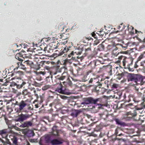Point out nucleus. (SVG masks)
Here are the masks:
<instances>
[{"label": "nucleus", "instance_id": "7", "mask_svg": "<svg viewBox=\"0 0 145 145\" xmlns=\"http://www.w3.org/2000/svg\"><path fill=\"white\" fill-rule=\"evenodd\" d=\"M107 49L109 50L114 51L117 50L118 48L114 44L109 45L107 47Z\"/></svg>", "mask_w": 145, "mask_h": 145}, {"label": "nucleus", "instance_id": "35", "mask_svg": "<svg viewBox=\"0 0 145 145\" xmlns=\"http://www.w3.org/2000/svg\"><path fill=\"white\" fill-rule=\"evenodd\" d=\"M17 64H18V66H21V65H22V63H17Z\"/></svg>", "mask_w": 145, "mask_h": 145}, {"label": "nucleus", "instance_id": "19", "mask_svg": "<svg viewBox=\"0 0 145 145\" xmlns=\"http://www.w3.org/2000/svg\"><path fill=\"white\" fill-rule=\"evenodd\" d=\"M50 88V86L48 85L45 86L43 87L42 88V89L43 90H45L49 89Z\"/></svg>", "mask_w": 145, "mask_h": 145}, {"label": "nucleus", "instance_id": "23", "mask_svg": "<svg viewBox=\"0 0 145 145\" xmlns=\"http://www.w3.org/2000/svg\"><path fill=\"white\" fill-rule=\"evenodd\" d=\"M60 97L62 99H66L67 97L66 96L62 95H60Z\"/></svg>", "mask_w": 145, "mask_h": 145}, {"label": "nucleus", "instance_id": "16", "mask_svg": "<svg viewBox=\"0 0 145 145\" xmlns=\"http://www.w3.org/2000/svg\"><path fill=\"white\" fill-rule=\"evenodd\" d=\"M60 85L61 87V88L56 90V91L59 93L62 94L63 90L62 89V87L63 86L61 83L60 84Z\"/></svg>", "mask_w": 145, "mask_h": 145}, {"label": "nucleus", "instance_id": "33", "mask_svg": "<svg viewBox=\"0 0 145 145\" xmlns=\"http://www.w3.org/2000/svg\"><path fill=\"white\" fill-rule=\"evenodd\" d=\"M119 53V52L117 54H116H116H115V53H114L113 52L112 53L113 55H114V56H117L118 55Z\"/></svg>", "mask_w": 145, "mask_h": 145}, {"label": "nucleus", "instance_id": "43", "mask_svg": "<svg viewBox=\"0 0 145 145\" xmlns=\"http://www.w3.org/2000/svg\"><path fill=\"white\" fill-rule=\"evenodd\" d=\"M31 108V107L30 106H29L27 108V109L28 110L30 109Z\"/></svg>", "mask_w": 145, "mask_h": 145}, {"label": "nucleus", "instance_id": "51", "mask_svg": "<svg viewBox=\"0 0 145 145\" xmlns=\"http://www.w3.org/2000/svg\"><path fill=\"white\" fill-rule=\"evenodd\" d=\"M133 29H134V28H133V27H132V29L133 30Z\"/></svg>", "mask_w": 145, "mask_h": 145}, {"label": "nucleus", "instance_id": "14", "mask_svg": "<svg viewBox=\"0 0 145 145\" xmlns=\"http://www.w3.org/2000/svg\"><path fill=\"white\" fill-rule=\"evenodd\" d=\"M71 93L67 89H65L63 90L62 94L69 95L71 94Z\"/></svg>", "mask_w": 145, "mask_h": 145}, {"label": "nucleus", "instance_id": "26", "mask_svg": "<svg viewBox=\"0 0 145 145\" xmlns=\"http://www.w3.org/2000/svg\"><path fill=\"white\" fill-rule=\"evenodd\" d=\"M65 78V76H61V77H60L59 79L60 80H63Z\"/></svg>", "mask_w": 145, "mask_h": 145}, {"label": "nucleus", "instance_id": "22", "mask_svg": "<svg viewBox=\"0 0 145 145\" xmlns=\"http://www.w3.org/2000/svg\"><path fill=\"white\" fill-rule=\"evenodd\" d=\"M26 83L25 82H22V84L20 85V87H18V88L20 89L22 88L24 85Z\"/></svg>", "mask_w": 145, "mask_h": 145}, {"label": "nucleus", "instance_id": "3", "mask_svg": "<svg viewBox=\"0 0 145 145\" xmlns=\"http://www.w3.org/2000/svg\"><path fill=\"white\" fill-rule=\"evenodd\" d=\"M17 103H18V102H17L16 103V104L19 106V108L17 111V112L21 111L23 110H24V111L26 113H27L28 112V111L27 110L24 109V108L27 105L25 101H22L18 104H17Z\"/></svg>", "mask_w": 145, "mask_h": 145}, {"label": "nucleus", "instance_id": "27", "mask_svg": "<svg viewBox=\"0 0 145 145\" xmlns=\"http://www.w3.org/2000/svg\"><path fill=\"white\" fill-rule=\"evenodd\" d=\"M16 58L20 61H22V59L20 58L18 56H16Z\"/></svg>", "mask_w": 145, "mask_h": 145}, {"label": "nucleus", "instance_id": "48", "mask_svg": "<svg viewBox=\"0 0 145 145\" xmlns=\"http://www.w3.org/2000/svg\"><path fill=\"white\" fill-rule=\"evenodd\" d=\"M98 43H95V45H96Z\"/></svg>", "mask_w": 145, "mask_h": 145}, {"label": "nucleus", "instance_id": "12", "mask_svg": "<svg viewBox=\"0 0 145 145\" xmlns=\"http://www.w3.org/2000/svg\"><path fill=\"white\" fill-rule=\"evenodd\" d=\"M145 54V51L142 54H141L140 55L138 58L137 60L136 61L137 63H138V61H140L144 57V55Z\"/></svg>", "mask_w": 145, "mask_h": 145}, {"label": "nucleus", "instance_id": "47", "mask_svg": "<svg viewBox=\"0 0 145 145\" xmlns=\"http://www.w3.org/2000/svg\"><path fill=\"white\" fill-rule=\"evenodd\" d=\"M131 34H133L134 33V32H131Z\"/></svg>", "mask_w": 145, "mask_h": 145}, {"label": "nucleus", "instance_id": "8", "mask_svg": "<svg viewBox=\"0 0 145 145\" xmlns=\"http://www.w3.org/2000/svg\"><path fill=\"white\" fill-rule=\"evenodd\" d=\"M51 142L52 145H54L61 144L63 143V142L62 140L55 139L52 140Z\"/></svg>", "mask_w": 145, "mask_h": 145}, {"label": "nucleus", "instance_id": "41", "mask_svg": "<svg viewBox=\"0 0 145 145\" xmlns=\"http://www.w3.org/2000/svg\"><path fill=\"white\" fill-rule=\"evenodd\" d=\"M67 41H65L64 42H63L62 43L64 44H66L67 43Z\"/></svg>", "mask_w": 145, "mask_h": 145}, {"label": "nucleus", "instance_id": "18", "mask_svg": "<svg viewBox=\"0 0 145 145\" xmlns=\"http://www.w3.org/2000/svg\"><path fill=\"white\" fill-rule=\"evenodd\" d=\"M76 53V54H80L81 53V52H77V51H76L74 52L73 51H72L71 52V53L68 55L69 57H71L72 55H73L74 54V53Z\"/></svg>", "mask_w": 145, "mask_h": 145}, {"label": "nucleus", "instance_id": "6", "mask_svg": "<svg viewBox=\"0 0 145 145\" xmlns=\"http://www.w3.org/2000/svg\"><path fill=\"white\" fill-rule=\"evenodd\" d=\"M33 124L32 123L31 121H26L21 125L20 127H28L31 126Z\"/></svg>", "mask_w": 145, "mask_h": 145}, {"label": "nucleus", "instance_id": "11", "mask_svg": "<svg viewBox=\"0 0 145 145\" xmlns=\"http://www.w3.org/2000/svg\"><path fill=\"white\" fill-rule=\"evenodd\" d=\"M12 140L13 144L15 145H18V138L15 137H14L12 139Z\"/></svg>", "mask_w": 145, "mask_h": 145}, {"label": "nucleus", "instance_id": "45", "mask_svg": "<svg viewBox=\"0 0 145 145\" xmlns=\"http://www.w3.org/2000/svg\"><path fill=\"white\" fill-rule=\"evenodd\" d=\"M20 85H17V88H18V87H20Z\"/></svg>", "mask_w": 145, "mask_h": 145}, {"label": "nucleus", "instance_id": "53", "mask_svg": "<svg viewBox=\"0 0 145 145\" xmlns=\"http://www.w3.org/2000/svg\"><path fill=\"white\" fill-rule=\"evenodd\" d=\"M101 46H103V47H104V46H103V45H102V44H101Z\"/></svg>", "mask_w": 145, "mask_h": 145}, {"label": "nucleus", "instance_id": "44", "mask_svg": "<svg viewBox=\"0 0 145 145\" xmlns=\"http://www.w3.org/2000/svg\"><path fill=\"white\" fill-rule=\"evenodd\" d=\"M123 48H125H125H127V47L126 46H123Z\"/></svg>", "mask_w": 145, "mask_h": 145}, {"label": "nucleus", "instance_id": "39", "mask_svg": "<svg viewBox=\"0 0 145 145\" xmlns=\"http://www.w3.org/2000/svg\"><path fill=\"white\" fill-rule=\"evenodd\" d=\"M18 78L15 79V78H12L11 79V80H18Z\"/></svg>", "mask_w": 145, "mask_h": 145}, {"label": "nucleus", "instance_id": "32", "mask_svg": "<svg viewBox=\"0 0 145 145\" xmlns=\"http://www.w3.org/2000/svg\"><path fill=\"white\" fill-rule=\"evenodd\" d=\"M91 50V49L90 48H88L87 49H86V52H88L89 51H90Z\"/></svg>", "mask_w": 145, "mask_h": 145}, {"label": "nucleus", "instance_id": "24", "mask_svg": "<svg viewBox=\"0 0 145 145\" xmlns=\"http://www.w3.org/2000/svg\"><path fill=\"white\" fill-rule=\"evenodd\" d=\"M69 48H67V49H66V48H64V50H63V52L64 53H65L66 52H67L69 50Z\"/></svg>", "mask_w": 145, "mask_h": 145}, {"label": "nucleus", "instance_id": "21", "mask_svg": "<svg viewBox=\"0 0 145 145\" xmlns=\"http://www.w3.org/2000/svg\"><path fill=\"white\" fill-rule=\"evenodd\" d=\"M31 61L28 60L25 61V62H24V63L27 65H30L31 64Z\"/></svg>", "mask_w": 145, "mask_h": 145}, {"label": "nucleus", "instance_id": "25", "mask_svg": "<svg viewBox=\"0 0 145 145\" xmlns=\"http://www.w3.org/2000/svg\"><path fill=\"white\" fill-rule=\"evenodd\" d=\"M20 68L24 70H25L26 69L25 67L22 64L20 66Z\"/></svg>", "mask_w": 145, "mask_h": 145}, {"label": "nucleus", "instance_id": "52", "mask_svg": "<svg viewBox=\"0 0 145 145\" xmlns=\"http://www.w3.org/2000/svg\"><path fill=\"white\" fill-rule=\"evenodd\" d=\"M120 27V26H119V27H118V29H119Z\"/></svg>", "mask_w": 145, "mask_h": 145}, {"label": "nucleus", "instance_id": "2", "mask_svg": "<svg viewBox=\"0 0 145 145\" xmlns=\"http://www.w3.org/2000/svg\"><path fill=\"white\" fill-rule=\"evenodd\" d=\"M101 100V98H98L96 99H94L91 97H89L84 99L83 101L81 103L82 105H88L91 103L96 104L98 101H100Z\"/></svg>", "mask_w": 145, "mask_h": 145}, {"label": "nucleus", "instance_id": "55", "mask_svg": "<svg viewBox=\"0 0 145 145\" xmlns=\"http://www.w3.org/2000/svg\"><path fill=\"white\" fill-rule=\"evenodd\" d=\"M101 84H100V86H101Z\"/></svg>", "mask_w": 145, "mask_h": 145}, {"label": "nucleus", "instance_id": "36", "mask_svg": "<svg viewBox=\"0 0 145 145\" xmlns=\"http://www.w3.org/2000/svg\"><path fill=\"white\" fill-rule=\"evenodd\" d=\"M143 97L144 98V100L145 99V91L144 92V94L143 95Z\"/></svg>", "mask_w": 145, "mask_h": 145}, {"label": "nucleus", "instance_id": "5", "mask_svg": "<svg viewBox=\"0 0 145 145\" xmlns=\"http://www.w3.org/2000/svg\"><path fill=\"white\" fill-rule=\"evenodd\" d=\"M0 135L3 138H6L8 135V130L7 129H5L0 130Z\"/></svg>", "mask_w": 145, "mask_h": 145}, {"label": "nucleus", "instance_id": "40", "mask_svg": "<svg viewBox=\"0 0 145 145\" xmlns=\"http://www.w3.org/2000/svg\"><path fill=\"white\" fill-rule=\"evenodd\" d=\"M46 141L47 142H49V141H50V140H49V139H48V140H46Z\"/></svg>", "mask_w": 145, "mask_h": 145}, {"label": "nucleus", "instance_id": "42", "mask_svg": "<svg viewBox=\"0 0 145 145\" xmlns=\"http://www.w3.org/2000/svg\"><path fill=\"white\" fill-rule=\"evenodd\" d=\"M116 84H113V87H115V88H116Z\"/></svg>", "mask_w": 145, "mask_h": 145}, {"label": "nucleus", "instance_id": "31", "mask_svg": "<svg viewBox=\"0 0 145 145\" xmlns=\"http://www.w3.org/2000/svg\"><path fill=\"white\" fill-rule=\"evenodd\" d=\"M14 82H17L16 80H15L12 83V84H13L14 86H17V84L15 83Z\"/></svg>", "mask_w": 145, "mask_h": 145}, {"label": "nucleus", "instance_id": "10", "mask_svg": "<svg viewBox=\"0 0 145 145\" xmlns=\"http://www.w3.org/2000/svg\"><path fill=\"white\" fill-rule=\"evenodd\" d=\"M53 131L52 133V134L54 136H58L57 131L56 130V126H54L52 128Z\"/></svg>", "mask_w": 145, "mask_h": 145}, {"label": "nucleus", "instance_id": "17", "mask_svg": "<svg viewBox=\"0 0 145 145\" xmlns=\"http://www.w3.org/2000/svg\"><path fill=\"white\" fill-rule=\"evenodd\" d=\"M68 35V34H61V38H62L63 40H65L67 38V36Z\"/></svg>", "mask_w": 145, "mask_h": 145}, {"label": "nucleus", "instance_id": "20", "mask_svg": "<svg viewBox=\"0 0 145 145\" xmlns=\"http://www.w3.org/2000/svg\"><path fill=\"white\" fill-rule=\"evenodd\" d=\"M28 92L27 89L23 90L22 92V94L24 95H27L28 94Z\"/></svg>", "mask_w": 145, "mask_h": 145}, {"label": "nucleus", "instance_id": "13", "mask_svg": "<svg viewBox=\"0 0 145 145\" xmlns=\"http://www.w3.org/2000/svg\"><path fill=\"white\" fill-rule=\"evenodd\" d=\"M127 115L128 116L129 115H131V116H129V117H132L135 116L137 115V113L136 111H134V112L131 113V112H130L128 113Z\"/></svg>", "mask_w": 145, "mask_h": 145}, {"label": "nucleus", "instance_id": "29", "mask_svg": "<svg viewBox=\"0 0 145 145\" xmlns=\"http://www.w3.org/2000/svg\"><path fill=\"white\" fill-rule=\"evenodd\" d=\"M58 44H59L58 43H57L56 46L55 45H54V47H53V48H54V49H56L57 48L58 46H59Z\"/></svg>", "mask_w": 145, "mask_h": 145}, {"label": "nucleus", "instance_id": "46", "mask_svg": "<svg viewBox=\"0 0 145 145\" xmlns=\"http://www.w3.org/2000/svg\"><path fill=\"white\" fill-rule=\"evenodd\" d=\"M125 61H123V65H125Z\"/></svg>", "mask_w": 145, "mask_h": 145}, {"label": "nucleus", "instance_id": "30", "mask_svg": "<svg viewBox=\"0 0 145 145\" xmlns=\"http://www.w3.org/2000/svg\"><path fill=\"white\" fill-rule=\"evenodd\" d=\"M16 56H18L19 57H22V55L20 53H19L18 54H17Z\"/></svg>", "mask_w": 145, "mask_h": 145}, {"label": "nucleus", "instance_id": "57", "mask_svg": "<svg viewBox=\"0 0 145 145\" xmlns=\"http://www.w3.org/2000/svg\"><path fill=\"white\" fill-rule=\"evenodd\" d=\"M0 102H1V101H0Z\"/></svg>", "mask_w": 145, "mask_h": 145}, {"label": "nucleus", "instance_id": "9", "mask_svg": "<svg viewBox=\"0 0 145 145\" xmlns=\"http://www.w3.org/2000/svg\"><path fill=\"white\" fill-rule=\"evenodd\" d=\"M81 112V111L80 110H74L72 111L71 115L73 117H76Z\"/></svg>", "mask_w": 145, "mask_h": 145}, {"label": "nucleus", "instance_id": "38", "mask_svg": "<svg viewBox=\"0 0 145 145\" xmlns=\"http://www.w3.org/2000/svg\"><path fill=\"white\" fill-rule=\"evenodd\" d=\"M93 81V79L91 78L90 79V80L89 81V83H92Z\"/></svg>", "mask_w": 145, "mask_h": 145}, {"label": "nucleus", "instance_id": "34", "mask_svg": "<svg viewBox=\"0 0 145 145\" xmlns=\"http://www.w3.org/2000/svg\"><path fill=\"white\" fill-rule=\"evenodd\" d=\"M137 62H136L135 63V68H136L138 67V65H137Z\"/></svg>", "mask_w": 145, "mask_h": 145}, {"label": "nucleus", "instance_id": "1", "mask_svg": "<svg viewBox=\"0 0 145 145\" xmlns=\"http://www.w3.org/2000/svg\"><path fill=\"white\" fill-rule=\"evenodd\" d=\"M128 81L129 82H133L135 83V84H142L143 80L142 78L137 74H129L127 76Z\"/></svg>", "mask_w": 145, "mask_h": 145}, {"label": "nucleus", "instance_id": "49", "mask_svg": "<svg viewBox=\"0 0 145 145\" xmlns=\"http://www.w3.org/2000/svg\"><path fill=\"white\" fill-rule=\"evenodd\" d=\"M144 41L145 42V38H144Z\"/></svg>", "mask_w": 145, "mask_h": 145}, {"label": "nucleus", "instance_id": "4", "mask_svg": "<svg viewBox=\"0 0 145 145\" xmlns=\"http://www.w3.org/2000/svg\"><path fill=\"white\" fill-rule=\"evenodd\" d=\"M30 117V116L29 114H22L20 116L18 119L17 120V121L19 122H23Z\"/></svg>", "mask_w": 145, "mask_h": 145}, {"label": "nucleus", "instance_id": "50", "mask_svg": "<svg viewBox=\"0 0 145 145\" xmlns=\"http://www.w3.org/2000/svg\"><path fill=\"white\" fill-rule=\"evenodd\" d=\"M122 135V134H120L119 135V136H121V135Z\"/></svg>", "mask_w": 145, "mask_h": 145}, {"label": "nucleus", "instance_id": "54", "mask_svg": "<svg viewBox=\"0 0 145 145\" xmlns=\"http://www.w3.org/2000/svg\"><path fill=\"white\" fill-rule=\"evenodd\" d=\"M0 104H1V105H2L3 104L2 103H1Z\"/></svg>", "mask_w": 145, "mask_h": 145}, {"label": "nucleus", "instance_id": "37", "mask_svg": "<svg viewBox=\"0 0 145 145\" xmlns=\"http://www.w3.org/2000/svg\"><path fill=\"white\" fill-rule=\"evenodd\" d=\"M40 73L42 74L43 75H44L45 74V72H40Z\"/></svg>", "mask_w": 145, "mask_h": 145}, {"label": "nucleus", "instance_id": "28", "mask_svg": "<svg viewBox=\"0 0 145 145\" xmlns=\"http://www.w3.org/2000/svg\"><path fill=\"white\" fill-rule=\"evenodd\" d=\"M138 94L139 97H141L142 96V93L140 92L139 91L138 92Z\"/></svg>", "mask_w": 145, "mask_h": 145}, {"label": "nucleus", "instance_id": "56", "mask_svg": "<svg viewBox=\"0 0 145 145\" xmlns=\"http://www.w3.org/2000/svg\"><path fill=\"white\" fill-rule=\"evenodd\" d=\"M70 48V47H69V48Z\"/></svg>", "mask_w": 145, "mask_h": 145}, {"label": "nucleus", "instance_id": "15", "mask_svg": "<svg viewBox=\"0 0 145 145\" xmlns=\"http://www.w3.org/2000/svg\"><path fill=\"white\" fill-rule=\"evenodd\" d=\"M116 121L118 124L120 125H124L125 124L124 123L118 119H116Z\"/></svg>", "mask_w": 145, "mask_h": 145}]
</instances>
